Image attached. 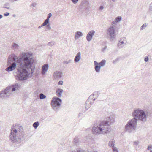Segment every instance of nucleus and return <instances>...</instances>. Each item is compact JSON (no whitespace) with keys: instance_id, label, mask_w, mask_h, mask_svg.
Segmentation results:
<instances>
[{"instance_id":"bf43d9fd","label":"nucleus","mask_w":152,"mask_h":152,"mask_svg":"<svg viewBox=\"0 0 152 152\" xmlns=\"http://www.w3.org/2000/svg\"><path fill=\"white\" fill-rule=\"evenodd\" d=\"M150 152H152V150H150Z\"/></svg>"},{"instance_id":"603ef678","label":"nucleus","mask_w":152,"mask_h":152,"mask_svg":"<svg viewBox=\"0 0 152 152\" xmlns=\"http://www.w3.org/2000/svg\"><path fill=\"white\" fill-rule=\"evenodd\" d=\"M116 22L115 21H113L112 22V24H115L116 23Z\"/></svg>"},{"instance_id":"aec40b11","label":"nucleus","mask_w":152,"mask_h":152,"mask_svg":"<svg viewBox=\"0 0 152 152\" xmlns=\"http://www.w3.org/2000/svg\"><path fill=\"white\" fill-rule=\"evenodd\" d=\"M93 103V102H91L87 100L86 103V106L85 108L86 110H88L89 108H90L91 104Z\"/></svg>"},{"instance_id":"393cba45","label":"nucleus","mask_w":152,"mask_h":152,"mask_svg":"<svg viewBox=\"0 0 152 152\" xmlns=\"http://www.w3.org/2000/svg\"><path fill=\"white\" fill-rule=\"evenodd\" d=\"M106 62V61L105 60H102L101 61V62L99 63H98V64L100 66V67H103L105 65Z\"/></svg>"},{"instance_id":"bb28decb","label":"nucleus","mask_w":152,"mask_h":152,"mask_svg":"<svg viewBox=\"0 0 152 152\" xmlns=\"http://www.w3.org/2000/svg\"><path fill=\"white\" fill-rule=\"evenodd\" d=\"M18 45L15 43H13L12 45V48L14 50H16L18 48Z\"/></svg>"},{"instance_id":"c756f323","label":"nucleus","mask_w":152,"mask_h":152,"mask_svg":"<svg viewBox=\"0 0 152 152\" xmlns=\"http://www.w3.org/2000/svg\"><path fill=\"white\" fill-rule=\"evenodd\" d=\"M93 96H92V95H91L88 98L87 100L91 102H94L95 100H94V98L93 97Z\"/></svg>"},{"instance_id":"72a5a7b5","label":"nucleus","mask_w":152,"mask_h":152,"mask_svg":"<svg viewBox=\"0 0 152 152\" xmlns=\"http://www.w3.org/2000/svg\"><path fill=\"white\" fill-rule=\"evenodd\" d=\"M46 98V96L43 94L41 93L40 94V98L41 99H43Z\"/></svg>"},{"instance_id":"7ed1b4c3","label":"nucleus","mask_w":152,"mask_h":152,"mask_svg":"<svg viewBox=\"0 0 152 152\" xmlns=\"http://www.w3.org/2000/svg\"><path fill=\"white\" fill-rule=\"evenodd\" d=\"M134 114L136 117L141 121L145 122L147 120V117L152 116V111H144V110L137 109L134 110Z\"/></svg>"},{"instance_id":"6e6d98bb","label":"nucleus","mask_w":152,"mask_h":152,"mask_svg":"<svg viewBox=\"0 0 152 152\" xmlns=\"http://www.w3.org/2000/svg\"><path fill=\"white\" fill-rule=\"evenodd\" d=\"M3 17V16L1 15H0V19L2 18Z\"/></svg>"},{"instance_id":"39448f33","label":"nucleus","mask_w":152,"mask_h":152,"mask_svg":"<svg viewBox=\"0 0 152 152\" xmlns=\"http://www.w3.org/2000/svg\"><path fill=\"white\" fill-rule=\"evenodd\" d=\"M19 87V85L18 83L13 86H8L4 90L0 92V96L1 97H8L12 94V91H14L18 90Z\"/></svg>"},{"instance_id":"9d476101","label":"nucleus","mask_w":152,"mask_h":152,"mask_svg":"<svg viewBox=\"0 0 152 152\" xmlns=\"http://www.w3.org/2000/svg\"><path fill=\"white\" fill-rule=\"evenodd\" d=\"M107 33L110 41H113L116 37L114 26H112L109 28Z\"/></svg>"},{"instance_id":"2f4dec72","label":"nucleus","mask_w":152,"mask_h":152,"mask_svg":"<svg viewBox=\"0 0 152 152\" xmlns=\"http://www.w3.org/2000/svg\"><path fill=\"white\" fill-rule=\"evenodd\" d=\"M49 21L46 19L44 21L43 23L42 24V26H46L49 23Z\"/></svg>"},{"instance_id":"f03ea898","label":"nucleus","mask_w":152,"mask_h":152,"mask_svg":"<svg viewBox=\"0 0 152 152\" xmlns=\"http://www.w3.org/2000/svg\"><path fill=\"white\" fill-rule=\"evenodd\" d=\"M115 122V116L112 115L100 121L93 127V133L95 134H104L110 131L111 129L110 124Z\"/></svg>"},{"instance_id":"7c9ffc66","label":"nucleus","mask_w":152,"mask_h":152,"mask_svg":"<svg viewBox=\"0 0 152 152\" xmlns=\"http://www.w3.org/2000/svg\"><path fill=\"white\" fill-rule=\"evenodd\" d=\"M121 19L122 18L121 16H118L115 18V20L116 22L118 23L121 21Z\"/></svg>"},{"instance_id":"5fc2aeb1","label":"nucleus","mask_w":152,"mask_h":152,"mask_svg":"<svg viewBox=\"0 0 152 152\" xmlns=\"http://www.w3.org/2000/svg\"><path fill=\"white\" fill-rule=\"evenodd\" d=\"M42 26H42V24L41 26L38 27V28H40L41 27H42Z\"/></svg>"},{"instance_id":"ea45409f","label":"nucleus","mask_w":152,"mask_h":152,"mask_svg":"<svg viewBox=\"0 0 152 152\" xmlns=\"http://www.w3.org/2000/svg\"><path fill=\"white\" fill-rule=\"evenodd\" d=\"M46 28H48L49 30H50L51 29V27L50 26V25L49 24H48L46 26Z\"/></svg>"},{"instance_id":"20e7f679","label":"nucleus","mask_w":152,"mask_h":152,"mask_svg":"<svg viewBox=\"0 0 152 152\" xmlns=\"http://www.w3.org/2000/svg\"><path fill=\"white\" fill-rule=\"evenodd\" d=\"M19 60L15 54H12L10 55L8 58L7 62V64L9 66L6 69V71H10L14 70L16 66V61H18Z\"/></svg>"},{"instance_id":"8fccbe9b","label":"nucleus","mask_w":152,"mask_h":152,"mask_svg":"<svg viewBox=\"0 0 152 152\" xmlns=\"http://www.w3.org/2000/svg\"><path fill=\"white\" fill-rule=\"evenodd\" d=\"M36 4L34 3H33L31 4V6L33 7H35Z\"/></svg>"},{"instance_id":"c03bdc74","label":"nucleus","mask_w":152,"mask_h":152,"mask_svg":"<svg viewBox=\"0 0 152 152\" xmlns=\"http://www.w3.org/2000/svg\"><path fill=\"white\" fill-rule=\"evenodd\" d=\"M72 2L74 4H76L78 1V0H71Z\"/></svg>"},{"instance_id":"1a4fd4ad","label":"nucleus","mask_w":152,"mask_h":152,"mask_svg":"<svg viewBox=\"0 0 152 152\" xmlns=\"http://www.w3.org/2000/svg\"><path fill=\"white\" fill-rule=\"evenodd\" d=\"M13 126L12 127L11 132L10 134V138L11 140L14 143L17 142L18 139H19L17 130L16 129H13Z\"/></svg>"},{"instance_id":"37998d69","label":"nucleus","mask_w":152,"mask_h":152,"mask_svg":"<svg viewBox=\"0 0 152 152\" xmlns=\"http://www.w3.org/2000/svg\"><path fill=\"white\" fill-rule=\"evenodd\" d=\"M63 83V81L62 80L59 81L58 83V85H62Z\"/></svg>"},{"instance_id":"473e14b6","label":"nucleus","mask_w":152,"mask_h":152,"mask_svg":"<svg viewBox=\"0 0 152 152\" xmlns=\"http://www.w3.org/2000/svg\"><path fill=\"white\" fill-rule=\"evenodd\" d=\"M147 26V24L146 23L144 24L140 27V30H142L144 29Z\"/></svg>"},{"instance_id":"423d86ee","label":"nucleus","mask_w":152,"mask_h":152,"mask_svg":"<svg viewBox=\"0 0 152 152\" xmlns=\"http://www.w3.org/2000/svg\"><path fill=\"white\" fill-rule=\"evenodd\" d=\"M132 115L134 118L129 121L125 126V130L129 133L135 129L137 121V117L135 116L134 111L132 113Z\"/></svg>"},{"instance_id":"6e6552de","label":"nucleus","mask_w":152,"mask_h":152,"mask_svg":"<svg viewBox=\"0 0 152 152\" xmlns=\"http://www.w3.org/2000/svg\"><path fill=\"white\" fill-rule=\"evenodd\" d=\"M61 103L62 100L59 98L57 97H53L51 103L53 109L56 111H58Z\"/></svg>"},{"instance_id":"f704fd0d","label":"nucleus","mask_w":152,"mask_h":152,"mask_svg":"<svg viewBox=\"0 0 152 152\" xmlns=\"http://www.w3.org/2000/svg\"><path fill=\"white\" fill-rule=\"evenodd\" d=\"M72 61L71 60H69L68 61H63V63L64 64H68L70 63Z\"/></svg>"},{"instance_id":"4be33fe9","label":"nucleus","mask_w":152,"mask_h":152,"mask_svg":"<svg viewBox=\"0 0 152 152\" xmlns=\"http://www.w3.org/2000/svg\"><path fill=\"white\" fill-rule=\"evenodd\" d=\"M100 93L99 91H96L94 92L93 94H92L93 96V97L94 98V100H95L99 96Z\"/></svg>"},{"instance_id":"ddd939ff","label":"nucleus","mask_w":152,"mask_h":152,"mask_svg":"<svg viewBox=\"0 0 152 152\" xmlns=\"http://www.w3.org/2000/svg\"><path fill=\"white\" fill-rule=\"evenodd\" d=\"M62 72L56 71L54 72L53 76L54 79L59 80L62 77Z\"/></svg>"},{"instance_id":"f3484780","label":"nucleus","mask_w":152,"mask_h":152,"mask_svg":"<svg viewBox=\"0 0 152 152\" xmlns=\"http://www.w3.org/2000/svg\"><path fill=\"white\" fill-rule=\"evenodd\" d=\"M94 69L96 72L98 73L100 71V69L101 67L98 64V62L95 61L94 62Z\"/></svg>"},{"instance_id":"0eeeda50","label":"nucleus","mask_w":152,"mask_h":152,"mask_svg":"<svg viewBox=\"0 0 152 152\" xmlns=\"http://www.w3.org/2000/svg\"><path fill=\"white\" fill-rule=\"evenodd\" d=\"M132 115L134 118L129 121L125 126V130L129 133L135 129L137 121V117L135 116L134 111L132 113Z\"/></svg>"},{"instance_id":"a211bd4d","label":"nucleus","mask_w":152,"mask_h":152,"mask_svg":"<svg viewBox=\"0 0 152 152\" xmlns=\"http://www.w3.org/2000/svg\"><path fill=\"white\" fill-rule=\"evenodd\" d=\"M63 92V90L61 88H58L56 90V94L58 97L59 98L61 97Z\"/></svg>"},{"instance_id":"b1692460","label":"nucleus","mask_w":152,"mask_h":152,"mask_svg":"<svg viewBox=\"0 0 152 152\" xmlns=\"http://www.w3.org/2000/svg\"><path fill=\"white\" fill-rule=\"evenodd\" d=\"M115 141L113 139H111L110 140V141L108 143V145L109 146L111 147H113L115 145Z\"/></svg>"},{"instance_id":"13d9d810","label":"nucleus","mask_w":152,"mask_h":152,"mask_svg":"<svg viewBox=\"0 0 152 152\" xmlns=\"http://www.w3.org/2000/svg\"><path fill=\"white\" fill-rule=\"evenodd\" d=\"M113 2H115V0H112Z\"/></svg>"},{"instance_id":"a878e982","label":"nucleus","mask_w":152,"mask_h":152,"mask_svg":"<svg viewBox=\"0 0 152 152\" xmlns=\"http://www.w3.org/2000/svg\"><path fill=\"white\" fill-rule=\"evenodd\" d=\"M18 73L15 72L14 73V75L15 76V78L18 80H19V69H17Z\"/></svg>"},{"instance_id":"58836bf2","label":"nucleus","mask_w":152,"mask_h":152,"mask_svg":"<svg viewBox=\"0 0 152 152\" xmlns=\"http://www.w3.org/2000/svg\"><path fill=\"white\" fill-rule=\"evenodd\" d=\"M113 151L114 152H118V151L117 150V148L116 147H115L114 146L112 147Z\"/></svg>"},{"instance_id":"2eb2a0df","label":"nucleus","mask_w":152,"mask_h":152,"mask_svg":"<svg viewBox=\"0 0 152 152\" xmlns=\"http://www.w3.org/2000/svg\"><path fill=\"white\" fill-rule=\"evenodd\" d=\"M49 66L48 64H44L42 66L41 74L42 75H44L47 71L48 69Z\"/></svg>"},{"instance_id":"4468645a","label":"nucleus","mask_w":152,"mask_h":152,"mask_svg":"<svg viewBox=\"0 0 152 152\" xmlns=\"http://www.w3.org/2000/svg\"><path fill=\"white\" fill-rule=\"evenodd\" d=\"M95 33V31L91 30L88 33L86 37V39L89 42L91 40L93 36L94 35Z\"/></svg>"},{"instance_id":"4d7b16f0","label":"nucleus","mask_w":152,"mask_h":152,"mask_svg":"<svg viewBox=\"0 0 152 152\" xmlns=\"http://www.w3.org/2000/svg\"><path fill=\"white\" fill-rule=\"evenodd\" d=\"M14 17H16V15H15V14H13V15H12Z\"/></svg>"},{"instance_id":"a19ab883","label":"nucleus","mask_w":152,"mask_h":152,"mask_svg":"<svg viewBox=\"0 0 152 152\" xmlns=\"http://www.w3.org/2000/svg\"><path fill=\"white\" fill-rule=\"evenodd\" d=\"M149 9L150 11H152V2L151 3L150 5Z\"/></svg>"},{"instance_id":"f257e3e1","label":"nucleus","mask_w":152,"mask_h":152,"mask_svg":"<svg viewBox=\"0 0 152 152\" xmlns=\"http://www.w3.org/2000/svg\"><path fill=\"white\" fill-rule=\"evenodd\" d=\"M31 52H22L20 55V81L27 80L30 73H34V60Z\"/></svg>"},{"instance_id":"f8f14e48","label":"nucleus","mask_w":152,"mask_h":152,"mask_svg":"<svg viewBox=\"0 0 152 152\" xmlns=\"http://www.w3.org/2000/svg\"><path fill=\"white\" fill-rule=\"evenodd\" d=\"M20 143L22 141V143L25 142L24 140L26 139V137L23 129L21 126H20Z\"/></svg>"},{"instance_id":"09e8293b","label":"nucleus","mask_w":152,"mask_h":152,"mask_svg":"<svg viewBox=\"0 0 152 152\" xmlns=\"http://www.w3.org/2000/svg\"><path fill=\"white\" fill-rule=\"evenodd\" d=\"M104 9V7L103 6H100L99 7V10H102Z\"/></svg>"},{"instance_id":"4c0bfd02","label":"nucleus","mask_w":152,"mask_h":152,"mask_svg":"<svg viewBox=\"0 0 152 152\" xmlns=\"http://www.w3.org/2000/svg\"><path fill=\"white\" fill-rule=\"evenodd\" d=\"M119 59V58H117L115 60L113 61V63L115 64L116 63L118 62Z\"/></svg>"},{"instance_id":"9b49d317","label":"nucleus","mask_w":152,"mask_h":152,"mask_svg":"<svg viewBox=\"0 0 152 152\" xmlns=\"http://www.w3.org/2000/svg\"><path fill=\"white\" fill-rule=\"evenodd\" d=\"M127 42L126 40L125 37H121L119 39L118 43L117 46L119 48H123L126 45Z\"/></svg>"},{"instance_id":"e433bc0d","label":"nucleus","mask_w":152,"mask_h":152,"mask_svg":"<svg viewBox=\"0 0 152 152\" xmlns=\"http://www.w3.org/2000/svg\"><path fill=\"white\" fill-rule=\"evenodd\" d=\"M52 15L51 13H49L47 17V19H46V20H48L49 21V19L51 17Z\"/></svg>"},{"instance_id":"de8ad7c7","label":"nucleus","mask_w":152,"mask_h":152,"mask_svg":"<svg viewBox=\"0 0 152 152\" xmlns=\"http://www.w3.org/2000/svg\"><path fill=\"white\" fill-rule=\"evenodd\" d=\"M107 46H105V47H104V48H102V52H104V51L105 49H107Z\"/></svg>"},{"instance_id":"79ce46f5","label":"nucleus","mask_w":152,"mask_h":152,"mask_svg":"<svg viewBox=\"0 0 152 152\" xmlns=\"http://www.w3.org/2000/svg\"><path fill=\"white\" fill-rule=\"evenodd\" d=\"M149 58L148 56H145L144 58V60L145 62H148V61Z\"/></svg>"},{"instance_id":"864d4df0","label":"nucleus","mask_w":152,"mask_h":152,"mask_svg":"<svg viewBox=\"0 0 152 152\" xmlns=\"http://www.w3.org/2000/svg\"><path fill=\"white\" fill-rule=\"evenodd\" d=\"M82 115V113H80L78 115V117H79L80 116Z\"/></svg>"},{"instance_id":"5701e85b","label":"nucleus","mask_w":152,"mask_h":152,"mask_svg":"<svg viewBox=\"0 0 152 152\" xmlns=\"http://www.w3.org/2000/svg\"><path fill=\"white\" fill-rule=\"evenodd\" d=\"M2 7L3 8H6L8 10L10 9V4L8 3H6L4 4Z\"/></svg>"},{"instance_id":"c9c22d12","label":"nucleus","mask_w":152,"mask_h":152,"mask_svg":"<svg viewBox=\"0 0 152 152\" xmlns=\"http://www.w3.org/2000/svg\"><path fill=\"white\" fill-rule=\"evenodd\" d=\"M55 42L53 41L51 42H48V45L50 46H52L54 45Z\"/></svg>"},{"instance_id":"dca6fc26","label":"nucleus","mask_w":152,"mask_h":152,"mask_svg":"<svg viewBox=\"0 0 152 152\" xmlns=\"http://www.w3.org/2000/svg\"><path fill=\"white\" fill-rule=\"evenodd\" d=\"M82 7L85 9V10H87L89 9V3L87 1H83L81 3Z\"/></svg>"},{"instance_id":"cd10ccee","label":"nucleus","mask_w":152,"mask_h":152,"mask_svg":"<svg viewBox=\"0 0 152 152\" xmlns=\"http://www.w3.org/2000/svg\"><path fill=\"white\" fill-rule=\"evenodd\" d=\"M39 125V123L38 121H36L33 124V126L35 129H36Z\"/></svg>"},{"instance_id":"a18cd8bd","label":"nucleus","mask_w":152,"mask_h":152,"mask_svg":"<svg viewBox=\"0 0 152 152\" xmlns=\"http://www.w3.org/2000/svg\"><path fill=\"white\" fill-rule=\"evenodd\" d=\"M4 15L5 16H7L10 15V13L8 12H6L4 13Z\"/></svg>"},{"instance_id":"6ab92c4d","label":"nucleus","mask_w":152,"mask_h":152,"mask_svg":"<svg viewBox=\"0 0 152 152\" xmlns=\"http://www.w3.org/2000/svg\"><path fill=\"white\" fill-rule=\"evenodd\" d=\"M81 58V53L80 52H79L75 57L74 61L75 62H78Z\"/></svg>"},{"instance_id":"49530a36","label":"nucleus","mask_w":152,"mask_h":152,"mask_svg":"<svg viewBox=\"0 0 152 152\" xmlns=\"http://www.w3.org/2000/svg\"><path fill=\"white\" fill-rule=\"evenodd\" d=\"M152 148V145H149L148 148H147V150H149L150 149H151Z\"/></svg>"},{"instance_id":"c85d7f7f","label":"nucleus","mask_w":152,"mask_h":152,"mask_svg":"<svg viewBox=\"0 0 152 152\" xmlns=\"http://www.w3.org/2000/svg\"><path fill=\"white\" fill-rule=\"evenodd\" d=\"M79 141L78 137H75L73 140V143L75 145H77L78 144Z\"/></svg>"},{"instance_id":"412c9836","label":"nucleus","mask_w":152,"mask_h":152,"mask_svg":"<svg viewBox=\"0 0 152 152\" xmlns=\"http://www.w3.org/2000/svg\"><path fill=\"white\" fill-rule=\"evenodd\" d=\"M83 36V34L82 32L80 31H78L75 33V39L76 40L77 38H78L80 37H81Z\"/></svg>"},{"instance_id":"3c124183","label":"nucleus","mask_w":152,"mask_h":152,"mask_svg":"<svg viewBox=\"0 0 152 152\" xmlns=\"http://www.w3.org/2000/svg\"><path fill=\"white\" fill-rule=\"evenodd\" d=\"M138 142L135 141L134 142V144L136 145H137L138 144Z\"/></svg>"}]
</instances>
